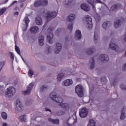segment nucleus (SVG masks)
I'll list each match as a JSON object with an SVG mask.
<instances>
[{
    "label": "nucleus",
    "instance_id": "obj_27",
    "mask_svg": "<svg viewBox=\"0 0 126 126\" xmlns=\"http://www.w3.org/2000/svg\"><path fill=\"white\" fill-rule=\"evenodd\" d=\"M75 18V15L73 14H71L68 16V17L67 18V21L72 22V21H73V20H74Z\"/></svg>",
    "mask_w": 126,
    "mask_h": 126
},
{
    "label": "nucleus",
    "instance_id": "obj_47",
    "mask_svg": "<svg viewBox=\"0 0 126 126\" xmlns=\"http://www.w3.org/2000/svg\"><path fill=\"white\" fill-rule=\"evenodd\" d=\"M63 31V29H58L56 32H55V34L56 35H59L60 34V32H62Z\"/></svg>",
    "mask_w": 126,
    "mask_h": 126
},
{
    "label": "nucleus",
    "instance_id": "obj_30",
    "mask_svg": "<svg viewBox=\"0 0 126 126\" xmlns=\"http://www.w3.org/2000/svg\"><path fill=\"white\" fill-rule=\"evenodd\" d=\"M15 49V51L17 53V54L22 58L23 62H25L24 61V59H23V57H22V56H21V55L20 54V49H19V47H18V46L16 45Z\"/></svg>",
    "mask_w": 126,
    "mask_h": 126
},
{
    "label": "nucleus",
    "instance_id": "obj_8",
    "mask_svg": "<svg viewBox=\"0 0 126 126\" xmlns=\"http://www.w3.org/2000/svg\"><path fill=\"white\" fill-rule=\"evenodd\" d=\"M23 110V106H22V102L20 101L19 98L16 100V104L15 107V110L18 112H21Z\"/></svg>",
    "mask_w": 126,
    "mask_h": 126
},
{
    "label": "nucleus",
    "instance_id": "obj_61",
    "mask_svg": "<svg viewBox=\"0 0 126 126\" xmlns=\"http://www.w3.org/2000/svg\"><path fill=\"white\" fill-rule=\"evenodd\" d=\"M52 65H53V66H56V65H57V64H52Z\"/></svg>",
    "mask_w": 126,
    "mask_h": 126
},
{
    "label": "nucleus",
    "instance_id": "obj_9",
    "mask_svg": "<svg viewBox=\"0 0 126 126\" xmlns=\"http://www.w3.org/2000/svg\"><path fill=\"white\" fill-rule=\"evenodd\" d=\"M88 115V111H87V109H86V108H82L79 114L80 117H81V118H86Z\"/></svg>",
    "mask_w": 126,
    "mask_h": 126
},
{
    "label": "nucleus",
    "instance_id": "obj_6",
    "mask_svg": "<svg viewBox=\"0 0 126 126\" xmlns=\"http://www.w3.org/2000/svg\"><path fill=\"white\" fill-rule=\"evenodd\" d=\"M109 48L111 50L115 51L116 53H119V52H121V49L120 48V46L119 45L111 42L109 44Z\"/></svg>",
    "mask_w": 126,
    "mask_h": 126
},
{
    "label": "nucleus",
    "instance_id": "obj_42",
    "mask_svg": "<svg viewBox=\"0 0 126 126\" xmlns=\"http://www.w3.org/2000/svg\"><path fill=\"white\" fill-rule=\"evenodd\" d=\"M60 106L62 107V108H63L64 109H67L68 107V104L67 103H60Z\"/></svg>",
    "mask_w": 126,
    "mask_h": 126
},
{
    "label": "nucleus",
    "instance_id": "obj_48",
    "mask_svg": "<svg viewBox=\"0 0 126 126\" xmlns=\"http://www.w3.org/2000/svg\"><path fill=\"white\" fill-rule=\"evenodd\" d=\"M120 87L121 89H122V90H126V85L122 84V85H120Z\"/></svg>",
    "mask_w": 126,
    "mask_h": 126
},
{
    "label": "nucleus",
    "instance_id": "obj_59",
    "mask_svg": "<svg viewBox=\"0 0 126 126\" xmlns=\"http://www.w3.org/2000/svg\"><path fill=\"white\" fill-rule=\"evenodd\" d=\"M7 126V124L6 123H4L2 125V126Z\"/></svg>",
    "mask_w": 126,
    "mask_h": 126
},
{
    "label": "nucleus",
    "instance_id": "obj_4",
    "mask_svg": "<svg viewBox=\"0 0 126 126\" xmlns=\"http://www.w3.org/2000/svg\"><path fill=\"white\" fill-rule=\"evenodd\" d=\"M16 91V90L14 87H11L7 88L6 92L5 93L6 97H12L15 94Z\"/></svg>",
    "mask_w": 126,
    "mask_h": 126
},
{
    "label": "nucleus",
    "instance_id": "obj_54",
    "mask_svg": "<svg viewBox=\"0 0 126 126\" xmlns=\"http://www.w3.org/2000/svg\"><path fill=\"white\" fill-rule=\"evenodd\" d=\"M45 111L46 112H50L51 113V109H49V108H46L45 109Z\"/></svg>",
    "mask_w": 126,
    "mask_h": 126
},
{
    "label": "nucleus",
    "instance_id": "obj_60",
    "mask_svg": "<svg viewBox=\"0 0 126 126\" xmlns=\"http://www.w3.org/2000/svg\"><path fill=\"white\" fill-rule=\"evenodd\" d=\"M15 2H17V1H15L13 2L12 4H14V3H15Z\"/></svg>",
    "mask_w": 126,
    "mask_h": 126
},
{
    "label": "nucleus",
    "instance_id": "obj_39",
    "mask_svg": "<svg viewBox=\"0 0 126 126\" xmlns=\"http://www.w3.org/2000/svg\"><path fill=\"white\" fill-rule=\"evenodd\" d=\"M63 114H64V112H63V111H59L56 112L55 113V115L56 116H58V117H60L61 116H63Z\"/></svg>",
    "mask_w": 126,
    "mask_h": 126
},
{
    "label": "nucleus",
    "instance_id": "obj_41",
    "mask_svg": "<svg viewBox=\"0 0 126 126\" xmlns=\"http://www.w3.org/2000/svg\"><path fill=\"white\" fill-rule=\"evenodd\" d=\"M75 91L78 97H79V85H78L76 86L75 88Z\"/></svg>",
    "mask_w": 126,
    "mask_h": 126
},
{
    "label": "nucleus",
    "instance_id": "obj_21",
    "mask_svg": "<svg viewBox=\"0 0 126 126\" xmlns=\"http://www.w3.org/2000/svg\"><path fill=\"white\" fill-rule=\"evenodd\" d=\"M75 2L74 0H68L67 3L65 5H66V7H70L74 4Z\"/></svg>",
    "mask_w": 126,
    "mask_h": 126
},
{
    "label": "nucleus",
    "instance_id": "obj_11",
    "mask_svg": "<svg viewBox=\"0 0 126 126\" xmlns=\"http://www.w3.org/2000/svg\"><path fill=\"white\" fill-rule=\"evenodd\" d=\"M122 7V4L117 3L113 5L110 9V11H117V10Z\"/></svg>",
    "mask_w": 126,
    "mask_h": 126
},
{
    "label": "nucleus",
    "instance_id": "obj_32",
    "mask_svg": "<svg viewBox=\"0 0 126 126\" xmlns=\"http://www.w3.org/2000/svg\"><path fill=\"white\" fill-rule=\"evenodd\" d=\"M94 40L95 44H97V41H98V39H99V37L98 36V34L96 33V31L94 32Z\"/></svg>",
    "mask_w": 126,
    "mask_h": 126
},
{
    "label": "nucleus",
    "instance_id": "obj_51",
    "mask_svg": "<svg viewBox=\"0 0 126 126\" xmlns=\"http://www.w3.org/2000/svg\"><path fill=\"white\" fill-rule=\"evenodd\" d=\"M46 89H47V87H45V86H42L40 88L41 91H44V90H46Z\"/></svg>",
    "mask_w": 126,
    "mask_h": 126
},
{
    "label": "nucleus",
    "instance_id": "obj_20",
    "mask_svg": "<svg viewBox=\"0 0 126 126\" xmlns=\"http://www.w3.org/2000/svg\"><path fill=\"white\" fill-rule=\"evenodd\" d=\"M48 121L50 123L56 125H59V124H60V120L58 119H53L52 118H48Z\"/></svg>",
    "mask_w": 126,
    "mask_h": 126
},
{
    "label": "nucleus",
    "instance_id": "obj_37",
    "mask_svg": "<svg viewBox=\"0 0 126 126\" xmlns=\"http://www.w3.org/2000/svg\"><path fill=\"white\" fill-rule=\"evenodd\" d=\"M19 120L20 122H26V117H25V115L21 116Z\"/></svg>",
    "mask_w": 126,
    "mask_h": 126
},
{
    "label": "nucleus",
    "instance_id": "obj_1",
    "mask_svg": "<svg viewBox=\"0 0 126 126\" xmlns=\"http://www.w3.org/2000/svg\"><path fill=\"white\" fill-rule=\"evenodd\" d=\"M44 16L46 17V20L47 21H50L52 18H55L58 15V12L54 11L52 12H50V11L45 10L43 12Z\"/></svg>",
    "mask_w": 126,
    "mask_h": 126
},
{
    "label": "nucleus",
    "instance_id": "obj_31",
    "mask_svg": "<svg viewBox=\"0 0 126 126\" xmlns=\"http://www.w3.org/2000/svg\"><path fill=\"white\" fill-rule=\"evenodd\" d=\"M40 3L41 4V6H46L48 5L49 2L48 1V0H40Z\"/></svg>",
    "mask_w": 126,
    "mask_h": 126
},
{
    "label": "nucleus",
    "instance_id": "obj_5",
    "mask_svg": "<svg viewBox=\"0 0 126 126\" xmlns=\"http://www.w3.org/2000/svg\"><path fill=\"white\" fill-rule=\"evenodd\" d=\"M86 22L87 23V28L89 30H91L93 27L92 24V18L89 15H87L85 17Z\"/></svg>",
    "mask_w": 126,
    "mask_h": 126
},
{
    "label": "nucleus",
    "instance_id": "obj_10",
    "mask_svg": "<svg viewBox=\"0 0 126 126\" xmlns=\"http://www.w3.org/2000/svg\"><path fill=\"white\" fill-rule=\"evenodd\" d=\"M80 7L81 9L84 10V11H90V6H89L88 4L86 3H83L82 4H81L80 5Z\"/></svg>",
    "mask_w": 126,
    "mask_h": 126
},
{
    "label": "nucleus",
    "instance_id": "obj_58",
    "mask_svg": "<svg viewBox=\"0 0 126 126\" xmlns=\"http://www.w3.org/2000/svg\"><path fill=\"white\" fill-rule=\"evenodd\" d=\"M124 40L125 41V42H126V34L125 35Z\"/></svg>",
    "mask_w": 126,
    "mask_h": 126
},
{
    "label": "nucleus",
    "instance_id": "obj_15",
    "mask_svg": "<svg viewBox=\"0 0 126 126\" xmlns=\"http://www.w3.org/2000/svg\"><path fill=\"white\" fill-rule=\"evenodd\" d=\"M63 47L62 46V44L61 43H57L56 44V48L55 49V53L57 54L61 52L62 50Z\"/></svg>",
    "mask_w": 126,
    "mask_h": 126
},
{
    "label": "nucleus",
    "instance_id": "obj_13",
    "mask_svg": "<svg viewBox=\"0 0 126 126\" xmlns=\"http://www.w3.org/2000/svg\"><path fill=\"white\" fill-rule=\"evenodd\" d=\"M123 21H124V19H123L122 21H121L120 20H116L114 24L115 28H116V29H117V28H120L122 24H123Z\"/></svg>",
    "mask_w": 126,
    "mask_h": 126
},
{
    "label": "nucleus",
    "instance_id": "obj_19",
    "mask_svg": "<svg viewBox=\"0 0 126 126\" xmlns=\"http://www.w3.org/2000/svg\"><path fill=\"white\" fill-rule=\"evenodd\" d=\"M94 52H95V48H89L86 50V54L88 56H91L94 54Z\"/></svg>",
    "mask_w": 126,
    "mask_h": 126
},
{
    "label": "nucleus",
    "instance_id": "obj_12",
    "mask_svg": "<svg viewBox=\"0 0 126 126\" xmlns=\"http://www.w3.org/2000/svg\"><path fill=\"white\" fill-rule=\"evenodd\" d=\"M112 25V22L109 21H106L104 22L102 24V27L104 28V29H108V28H110Z\"/></svg>",
    "mask_w": 126,
    "mask_h": 126
},
{
    "label": "nucleus",
    "instance_id": "obj_63",
    "mask_svg": "<svg viewBox=\"0 0 126 126\" xmlns=\"http://www.w3.org/2000/svg\"><path fill=\"white\" fill-rule=\"evenodd\" d=\"M67 40H68V38H67L66 39V41H67Z\"/></svg>",
    "mask_w": 126,
    "mask_h": 126
},
{
    "label": "nucleus",
    "instance_id": "obj_56",
    "mask_svg": "<svg viewBox=\"0 0 126 126\" xmlns=\"http://www.w3.org/2000/svg\"><path fill=\"white\" fill-rule=\"evenodd\" d=\"M18 14H19V13L18 12H15L14 13L15 15H18Z\"/></svg>",
    "mask_w": 126,
    "mask_h": 126
},
{
    "label": "nucleus",
    "instance_id": "obj_2",
    "mask_svg": "<svg viewBox=\"0 0 126 126\" xmlns=\"http://www.w3.org/2000/svg\"><path fill=\"white\" fill-rule=\"evenodd\" d=\"M50 98L57 103H63V98L61 96H58L55 92L51 93L49 95Z\"/></svg>",
    "mask_w": 126,
    "mask_h": 126
},
{
    "label": "nucleus",
    "instance_id": "obj_28",
    "mask_svg": "<svg viewBox=\"0 0 126 126\" xmlns=\"http://www.w3.org/2000/svg\"><path fill=\"white\" fill-rule=\"evenodd\" d=\"M24 21H25L26 23V28H28V27L29 26V23L30 22V20L29 19V18H28V16H26L25 17L24 19Z\"/></svg>",
    "mask_w": 126,
    "mask_h": 126
},
{
    "label": "nucleus",
    "instance_id": "obj_29",
    "mask_svg": "<svg viewBox=\"0 0 126 126\" xmlns=\"http://www.w3.org/2000/svg\"><path fill=\"white\" fill-rule=\"evenodd\" d=\"M96 122L93 119H90L88 125V126H96Z\"/></svg>",
    "mask_w": 126,
    "mask_h": 126
},
{
    "label": "nucleus",
    "instance_id": "obj_55",
    "mask_svg": "<svg viewBox=\"0 0 126 126\" xmlns=\"http://www.w3.org/2000/svg\"><path fill=\"white\" fill-rule=\"evenodd\" d=\"M82 35H81V32L79 31V39H81Z\"/></svg>",
    "mask_w": 126,
    "mask_h": 126
},
{
    "label": "nucleus",
    "instance_id": "obj_57",
    "mask_svg": "<svg viewBox=\"0 0 126 126\" xmlns=\"http://www.w3.org/2000/svg\"><path fill=\"white\" fill-rule=\"evenodd\" d=\"M7 1H8V0H5L4 2H3V4H4L5 3H6V2H7Z\"/></svg>",
    "mask_w": 126,
    "mask_h": 126
},
{
    "label": "nucleus",
    "instance_id": "obj_23",
    "mask_svg": "<svg viewBox=\"0 0 126 126\" xmlns=\"http://www.w3.org/2000/svg\"><path fill=\"white\" fill-rule=\"evenodd\" d=\"M30 31L31 32H32V33H37V32H38V31H39V28L38 27H32V28H30Z\"/></svg>",
    "mask_w": 126,
    "mask_h": 126
},
{
    "label": "nucleus",
    "instance_id": "obj_35",
    "mask_svg": "<svg viewBox=\"0 0 126 126\" xmlns=\"http://www.w3.org/2000/svg\"><path fill=\"white\" fill-rule=\"evenodd\" d=\"M75 39L79 40V30H77L75 32Z\"/></svg>",
    "mask_w": 126,
    "mask_h": 126
},
{
    "label": "nucleus",
    "instance_id": "obj_36",
    "mask_svg": "<svg viewBox=\"0 0 126 126\" xmlns=\"http://www.w3.org/2000/svg\"><path fill=\"white\" fill-rule=\"evenodd\" d=\"M94 18L97 22H99V21H100V20H101V17H100V15L97 13L94 15Z\"/></svg>",
    "mask_w": 126,
    "mask_h": 126
},
{
    "label": "nucleus",
    "instance_id": "obj_40",
    "mask_svg": "<svg viewBox=\"0 0 126 126\" xmlns=\"http://www.w3.org/2000/svg\"><path fill=\"white\" fill-rule=\"evenodd\" d=\"M1 117L3 120L7 119V114L6 113L3 112L1 113Z\"/></svg>",
    "mask_w": 126,
    "mask_h": 126
},
{
    "label": "nucleus",
    "instance_id": "obj_43",
    "mask_svg": "<svg viewBox=\"0 0 126 126\" xmlns=\"http://www.w3.org/2000/svg\"><path fill=\"white\" fill-rule=\"evenodd\" d=\"M68 30H70V32H72V29H73V24L72 23H71L68 25Z\"/></svg>",
    "mask_w": 126,
    "mask_h": 126
},
{
    "label": "nucleus",
    "instance_id": "obj_3",
    "mask_svg": "<svg viewBox=\"0 0 126 126\" xmlns=\"http://www.w3.org/2000/svg\"><path fill=\"white\" fill-rule=\"evenodd\" d=\"M55 30V28L51 27L47 29V39L48 40L49 43L50 44H53V37H54V33H53V31Z\"/></svg>",
    "mask_w": 126,
    "mask_h": 126
},
{
    "label": "nucleus",
    "instance_id": "obj_52",
    "mask_svg": "<svg viewBox=\"0 0 126 126\" xmlns=\"http://www.w3.org/2000/svg\"><path fill=\"white\" fill-rule=\"evenodd\" d=\"M122 70H124V71H126V63L122 67Z\"/></svg>",
    "mask_w": 126,
    "mask_h": 126
},
{
    "label": "nucleus",
    "instance_id": "obj_25",
    "mask_svg": "<svg viewBox=\"0 0 126 126\" xmlns=\"http://www.w3.org/2000/svg\"><path fill=\"white\" fill-rule=\"evenodd\" d=\"M44 36L40 35L38 37V42L39 43V46L44 45Z\"/></svg>",
    "mask_w": 126,
    "mask_h": 126
},
{
    "label": "nucleus",
    "instance_id": "obj_45",
    "mask_svg": "<svg viewBox=\"0 0 126 126\" xmlns=\"http://www.w3.org/2000/svg\"><path fill=\"white\" fill-rule=\"evenodd\" d=\"M5 10H6V9L3 8L1 9H0V15H1L2 14H3L4 12H5Z\"/></svg>",
    "mask_w": 126,
    "mask_h": 126
},
{
    "label": "nucleus",
    "instance_id": "obj_38",
    "mask_svg": "<svg viewBox=\"0 0 126 126\" xmlns=\"http://www.w3.org/2000/svg\"><path fill=\"white\" fill-rule=\"evenodd\" d=\"M52 53V48L50 47V46H48L45 51V54L47 55H50Z\"/></svg>",
    "mask_w": 126,
    "mask_h": 126
},
{
    "label": "nucleus",
    "instance_id": "obj_44",
    "mask_svg": "<svg viewBox=\"0 0 126 126\" xmlns=\"http://www.w3.org/2000/svg\"><path fill=\"white\" fill-rule=\"evenodd\" d=\"M28 74L30 77H32V75L34 74V72L31 69H30L28 72Z\"/></svg>",
    "mask_w": 126,
    "mask_h": 126
},
{
    "label": "nucleus",
    "instance_id": "obj_62",
    "mask_svg": "<svg viewBox=\"0 0 126 126\" xmlns=\"http://www.w3.org/2000/svg\"><path fill=\"white\" fill-rule=\"evenodd\" d=\"M55 63H57V64H58V62L56 61Z\"/></svg>",
    "mask_w": 126,
    "mask_h": 126
},
{
    "label": "nucleus",
    "instance_id": "obj_14",
    "mask_svg": "<svg viewBox=\"0 0 126 126\" xmlns=\"http://www.w3.org/2000/svg\"><path fill=\"white\" fill-rule=\"evenodd\" d=\"M73 81L71 79H66L62 83L63 86H69L72 84Z\"/></svg>",
    "mask_w": 126,
    "mask_h": 126
},
{
    "label": "nucleus",
    "instance_id": "obj_49",
    "mask_svg": "<svg viewBox=\"0 0 126 126\" xmlns=\"http://www.w3.org/2000/svg\"><path fill=\"white\" fill-rule=\"evenodd\" d=\"M94 4L95 3H102V2H101V0H94Z\"/></svg>",
    "mask_w": 126,
    "mask_h": 126
},
{
    "label": "nucleus",
    "instance_id": "obj_34",
    "mask_svg": "<svg viewBox=\"0 0 126 126\" xmlns=\"http://www.w3.org/2000/svg\"><path fill=\"white\" fill-rule=\"evenodd\" d=\"M64 76V74L61 73H59L57 76V80L59 81H61L63 78V77Z\"/></svg>",
    "mask_w": 126,
    "mask_h": 126
},
{
    "label": "nucleus",
    "instance_id": "obj_53",
    "mask_svg": "<svg viewBox=\"0 0 126 126\" xmlns=\"http://www.w3.org/2000/svg\"><path fill=\"white\" fill-rule=\"evenodd\" d=\"M3 65H4V63L0 62V67H1V69L2 68V67H3Z\"/></svg>",
    "mask_w": 126,
    "mask_h": 126
},
{
    "label": "nucleus",
    "instance_id": "obj_16",
    "mask_svg": "<svg viewBox=\"0 0 126 126\" xmlns=\"http://www.w3.org/2000/svg\"><path fill=\"white\" fill-rule=\"evenodd\" d=\"M99 59L102 62H108L109 60V56L106 54H102L99 56Z\"/></svg>",
    "mask_w": 126,
    "mask_h": 126
},
{
    "label": "nucleus",
    "instance_id": "obj_17",
    "mask_svg": "<svg viewBox=\"0 0 126 126\" xmlns=\"http://www.w3.org/2000/svg\"><path fill=\"white\" fill-rule=\"evenodd\" d=\"M90 69H94L95 67V60L94 58L92 57L90 60Z\"/></svg>",
    "mask_w": 126,
    "mask_h": 126
},
{
    "label": "nucleus",
    "instance_id": "obj_33",
    "mask_svg": "<svg viewBox=\"0 0 126 126\" xmlns=\"http://www.w3.org/2000/svg\"><path fill=\"white\" fill-rule=\"evenodd\" d=\"M34 6H35V7H39V6H42L40 0H37L35 1L34 3Z\"/></svg>",
    "mask_w": 126,
    "mask_h": 126
},
{
    "label": "nucleus",
    "instance_id": "obj_26",
    "mask_svg": "<svg viewBox=\"0 0 126 126\" xmlns=\"http://www.w3.org/2000/svg\"><path fill=\"white\" fill-rule=\"evenodd\" d=\"M121 115L120 116L121 120H125L126 119V113L125 112V108H122L121 110Z\"/></svg>",
    "mask_w": 126,
    "mask_h": 126
},
{
    "label": "nucleus",
    "instance_id": "obj_64",
    "mask_svg": "<svg viewBox=\"0 0 126 126\" xmlns=\"http://www.w3.org/2000/svg\"><path fill=\"white\" fill-rule=\"evenodd\" d=\"M103 81V79H101V81Z\"/></svg>",
    "mask_w": 126,
    "mask_h": 126
},
{
    "label": "nucleus",
    "instance_id": "obj_7",
    "mask_svg": "<svg viewBox=\"0 0 126 126\" xmlns=\"http://www.w3.org/2000/svg\"><path fill=\"white\" fill-rule=\"evenodd\" d=\"M33 87H34V83L30 84L29 87L27 88V90L22 92V94L23 95H29L31 93Z\"/></svg>",
    "mask_w": 126,
    "mask_h": 126
},
{
    "label": "nucleus",
    "instance_id": "obj_18",
    "mask_svg": "<svg viewBox=\"0 0 126 126\" xmlns=\"http://www.w3.org/2000/svg\"><path fill=\"white\" fill-rule=\"evenodd\" d=\"M84 92H85L84 88L81 85H79V97H83L84 96Z\"/></svg>",
    "mask_w": 126,
    "mask_h": 126
},
{
    "label": "nucleus",
    "instance_id": "obj_46",
    "mask_svg": "<svg viewBox=\"0 0 126 126\" xmlns=\"http://www.w3.org/2000/svg\"><path fill=\"white\" fill-rule=\"evenodd\" d=\"M117 82H118V77L117 76L114 78L113 82L112 83V84H113V85H115V84H116V83H117Z\"/></svg>",
    "mask_w": 126,
    "mask_h": 126
},
{
    "label": "nucleus",
    "instance_id": "obj_24",
    "mask_svg": "<svg viewBox=\"0 0 126 126\" xmlns=\"http://www.w3.org/2000/svg\"><path fill=\"white\" fill-rule=\"evenodd\" d=\"M86 2H87V3H89V4L92 5L94 10L96 9V7H95V4H94V0H86Z\"/></svg>",
    "mask_w": 126,
    "mask_h": 126
},
{
    "label": "nucleus",
    "instance_id": "obj_50",
    "mask_svg": "<svg viewBox=\"0 0 126 126\" xmlns=\"http://www.w3.org/2000/svg\"><path fill=\"white\" fill-rule=\"evenodd\" d=\"M9 54H10V58L13 60H14V54L12 52H9Z\"/></svg>",
    "mask_w": 126,
    "mask_h": 126
},
{
    "label": "nucleus",
    "instance_id": "obj_22",
    "mask_svg": "<svg viewBox=\"0 0 126 126\" xmlns=\"http://www.w3.org/2000/svg\"><path fill=\"white\" fill-rule=\"evenodd\" d=\"M35 21L37 25H42V24H43V21L41 17H37L36 18H35Z\"/></svg>",
    "mask_w": 126,
    "mask_h": 126
}]
</instances>
